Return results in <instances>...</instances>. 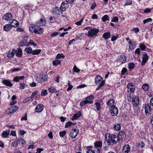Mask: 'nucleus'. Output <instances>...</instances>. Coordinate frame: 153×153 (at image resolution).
I'll use <instances>...</instances> for the list:
<instances>
[{
  "label": "nucleus",
  "mask_w": 153,
  "mask_h": 153,
  "mask_svg": "<svg viewBox=\"0 0 153 153\" xmlns=\"http://www.w3.org/2000/svg\"><path fill=\"white\" fill-rule=\"evenodd\" d=\"M99 32V29L98 28H91L88 30V37H92Z\"/></svg>",
  "instance_id": "f257e3e1"
},
{
  "label": "nucleus",
  "mask_w": 153,
  "mask_h": 153,
  "mask_svg": "<svg viewBox=\"0 0 153 153\" xmlns=\"http://www.w3.org/2000/svg\"><path fill=\"white\" fill-rule=\"evenodd\" d=\"M118 111L117 107L116 106H113L111 107L110 109V112L113 116H117L118 114Z\"/></svg>",
  "instance_id": "f03ea898"
},
{
  "label": "nucleus",
  "mask_w": 153,
  "mask_h": 153,
  "mask_svg": "<svg viewBox=\"0 0 153 153\" xmlns=\"http://www.w3.org/2000/svg\"><path fill=\"white\" fill-rule=\"evenodd\" d=\"M95 82L96 84L99 85L103 83L105 84V81L103 80L102 78L99 75L97 76L95 78Z\"/></svg>",
  "instance_id": "7ed1b4c3"
},
{
  "label": "nucleus",
  "mask_w": 153,
  "mask_h": 153,
  "mask_svg": "<svg viewBox=\"0 0 153 153\" xmlns=\"http://www.w3.org/2000/svg\"><path fill=\"white\" fill-rule=\"evenodd\" d=\"M112 135L111 136L110 134H106L105 136V139L108 145H110L112 142Z\"/></svg>",
  "instance_id": "20e7f679"
},
{
  "label": "nucleus",
  "mask_w": 153,
  "mask_h": 153,
  "mask_svg": "<svg viewBox=\"0 0 153 153\" xmlns=\"http://www.w3.org/2000/svg\"><path fill=\"white\" fill-rule=\"evenodd\" d=\"M128 100L130 101H132L135 106H137L139 103V98L137 97L130 98V99H128Z\"/></svg>",
  "instance_id": "39448f33"
},
{
  "label": "nucleus",
  "mask_w": 153,
  "mask_h": 153,
  "mask_svg": "<svg viewBox=\"0 0 153 153\" xmlns=\"http://www.w3.org/2000/svg\"><path fill=\"white\" fill-rule=\"evenodd\" d=\"M62 11L60 10V9L57 7H55L52 10V13L53 14L59 15H60V14H62Z\"/></svg>",
  "instance_id": "423d86ee"
},
{
  "label": "nucleus",
  "mask_w": 153,
  "mask_h": 153,
  "mask_svg": "<svg viewBox=\"0 0 153 153\" xmlns=\"http://www.w3.org/2000/svg\"><path fill=\"white\" fill-rule=\"evenodd\" d=\"M78 129L74 128L70 132V137L72 138H75L78 134Z\"/></svg>",
  "instance_id": "0eeeda50"
},
{
  "label": "nucleus",
  "mask_w": 153,
  "mask_h": 153,
  "mask_svg": "<svg viewBox=\"0 0 153 153\" xmlns=\"http://www.w3.org/2000/svg\"><path fill=\"white\" fill-rule=\"evenodd\" d=\"M112 143L114 144L116 143L121 140H122V137L120 138V136L119 137V136L115 135H112Z\"/></svg>",
  "instance_id": "6e6552de"
},
{
  "label": "nucleus",
  "mask_w": 153,
  "mask_h": 153,
  "mask_svg": "<svg viewBox=\"0 0 153 153\" xmlns=\"http://www.w3.org/2000/svg\"><path fill=\"white\" fill-rule=\"evenodd\" d=\"M142 58V61L141 63V65L142 66H143L145 65V64L148 60V56L146 54L144 53L143 55Z\"/></svg>",
  "instance_id": "1a4fd4ad"
},
{
  "label": "nucleus",
  "mask_w": 153,
  "mask_h": 153,
  "mask_svg": "<svg viewBox=\"0 0 153 153\" xmlns=\"http://www.w3.org/2000/svg\"><path fill=\"white\" fill-rule=\"evenodd\" d=\"M44 107V106L42 104H40L37 105L35 109V112H41L43 111Z\"/></svg>",
  "instance_id": "9d476101"
},
{
  "label": "nucleus",
  "mask_w": 153,
  "mask_h": 153,
  "mask_svg": "<svg viewBox=\"0 0 153 153\" xmlns=\"http://www.w3.org/2000/svg\"><path fill=\"white\" fill-rule=\"evenodd\" d=\"M68 5L67 2H62L61 5L60 9L61 11H65L68 7Z\"/></svg>",
  "instance_id": "9b49d317"
},
{
  "label": "nucleus",
  "mask_w": 153,
  "mask_h": 153,
  "mask_svg": "<svg viewBox=\"0 0 153 153\" xmlns=\"http://www.w3.org/2000/svg\"><path fill=\"white\" fill-rule=\"evenodd\" d=\"M145 109V113L146 115H149L150 114L151 110V107L149 104L146 105Z\"/></svg>",
  "instance_id": "f8f14e48"
},
{
  "label": "nucleus",
  "mask_w": 153,
  "mask_h": 153,
  "mask_svg": "<svg viewBox=\"0 0 153 153\" xmlns=\"http://www.w3.org/2000/svg\"><path fill=\"white\" fill-rule=\"evenodd\" d=\"M12 18V15L10 13H7L3 16V18L4 19L6 20H10Z\"/></svg>",
  "instance_id": "ddd939ff"
},
{
  "label": "nucleus",
  "mask_w": 153,
  "mask_h": 153,
  "mask_svg": "<svg viewBox=\"0 0 153 153\" xmlns=\"http://www.w3.org/2000/svg\"><path fill=\"white\" fill-rule=\"evenodd\" d=\"M44 31L43 29L40 27H37L36 28L35 33L39 34H42Z\"/></svg>",
  "instance_id": "4468645a"
},
{
  "label": "nucleus",
  "mask_w": 153,
  "mask_h": 153,
  "mask_svg": "<svg viewBox=\"0 0 153 153\" xmlns=\"http://www.w3.org/2000/svg\"><path fill=\"white\" fill-rule=\"evenodd\" d=\"M123 150L125 153H128L130 150V147L128 144L125 145L123 148Z\"/></svg>",
  "instance_id": "2eb2a0df"
},
{
  "label": "nucleus",
  "mask_w": 153,
  "mask_h": 153,
  "mask_svg": "<svg viewBox=\"0 0 153 153\" xmlns=\"http://www.w3.org/2000/svg\"><path fill=\"white\" fill-rule=\"evenodd\" d=\"M19 108L16 105H14L10 107L9 108V113H12L17 111Z\"/></svg>",
  "instance_id": "dca6fc26"
},
{
  "label": "nucleus",
  "mask_w": 153,
  "mask_h": 153,
  "mask_svg": "<svg viewBox=\"0 0 153 153\" xmlns=\"http://www.w3.org/2000/svg\"><path fill=\"white\" fill-rule=\"evenodd\" d=\"M12 27H18L19 25V22L15 20H13L10 24Z\"/></svg>",
  "instance_id": "f3484780"
},
{
  "label": "nucleus",
  "mask_w": 153,
  "mask_h": 153,
  "mask_svg": "<svg viewBox=\"0 0 153 153\" xmlns=\"http://www.w3.org/2000/svg\"><path fill=\"white\" fill-rule=\"evenodd\" d=\"M106 103L107 105L111 107L115 106L114 105V101L113 99L111 98H110L109 100Z\"/></svg>",
  "instance_id": "a211bd4d"
},
{
  "label": "nucleus",
  "mask_w": 153,
  "mask_h": 153,
  "mask_svg": "<svg viewBox=\"0 0 153 153\" xmlns=\"http://www.w3.org/2000/svg\"><path fill=\"white\" fill-rule=\"evenodd\" d=\"M2 83L7 86L11 87L13 84L9 80L7 79H4L2 81Z\"/></svg>",
  "instance_id": "6ab92c4d"
},
{
  "label": "nucleus",
  "mask_w": 153,
  "mask_h": 153,
  "mask_svg": "<svg viewBox=\"0 0 153 153\" xmlns=\"http://www.w3.org/2000/svg\"><path fill=\"white\" fill-rule=\"evenodd\" d=\"M15 49H13L12 51H9L7 54V56L8 58H11L13 57L15 55Z\"/></svg>",
  "instance_id": "aec40b11"
},
{
  "label": "nucleus",
  "mask_w": 153,
  "mask_h": 153,
  "mask_svg": "<svg viewBox=\"0 0 153 153\" xmlns=\"http://www.w3.org/2000/svg\"><path fill=\"white\" fill-rule=\"evenodd\" d=\"M12 28V26L10 24H7L4 25L3 27L4 30L6 31H8Z\"/></svg>",
  "instance_id": "412c9836"
},
{
  "label": "nucleus",
  "mask_w": 153,
  "mask_h": 153,
  "mask_svg": "<svg viewBox=\"0 0 153 153\" xmlns=\"http://www.w3.org/2000/svg\"><path fill=\"white\" fill-rule=\"evenodd\" d=\"M134 86L131 83H129L127 85V87L128 89L130 90V91L131 92H133L134 90Z\"/></svg>",
  "instance_id": "4be33fe9"
},
{
  "label": "nucleus",
  "mask_w": 153,
  "mask_h": 153,
  "mask_svg": "<svg viewBox=\"0 0 153 153\" xmlns=\"http://www.w3.org/2000/svg\"><path fill=\"white\" fill-rule=\"evenodd\" d=\"M119 61L122 64L124 63L126 61V57L125 55H121L119 58Z\"/></svg>",
  "instance_id": "5701e85b"
},
{
  "label": "nucleus",
  "mask_w": 153,
  "mask_h": 153,
  "mask_svg": "<svg viewBox=\"0 0 153 153\" xmlns=\"http://www.w3.org/2000/svg\"><path fill=\"white\" fill-rule=\"evenodd\" d=\"M15 54L18 57H20L22 56V50L19 48L18 50H15Z\"/></svg>",
  "instance_id": "b1692460"
},
{
  "label": "nucleus",
  "mask_w": 153,
  "mask_h": 153,
  "mask_svg": "<svg viewBox=\"0 0 153 153\" xmlns=\"http://www.w3.org/2000/svg\"><path fill=\"white\" fill-rule=\"evenodd\" d=\"M94 144L95 148H101L102 146V143L100 141H96L94 143Z\"/></svg>",
  "instance_id": "393cba45"
},
{
  "label": "nucleus",
  "mask_w": 153,
  "mask_h": 153,
  "mask_svg": "<svg viewBox=\"0 0 153 153\" xmlns=\"http://www.w3.org/2000/svg\"><path fill=\"white\" fill-rule=\"evenodd\" d=\"M102 36L105 39H107L110 37V33L109 32L105 33L103 34Z\"/></svg>",
  "instance_id": "a878e982"
},
{
  "label": "nucleus",
  "mask_w": 153,
  "mask_h": 153,
  "mask_svg": "<svg viewBox=\"0 0 153 153\" xmlns=\"http://www.w3.org/2000/svg\"><path fill=\"white\" fill-rule=\"evenodd\" d=\"M92 99L93 98L92 96H90L86 98L85 101L88 103L92 104L93 102V101H92Z\"/></svg>",
  "instance_id": "bb28decb"
},
{
  "label": "nucleus",
  "mask_w": 153,
  "mask_h": 153,
  "mask_svg": "<svg viewBox=\"0 0 153 153\" xmlns=\"http://www.w3.org/2000/svg\"><path fill=\"white\" fill-rule=\"evenodd\" d=\"M10 130L9 129L5 131H3L2 134L3 137H6L8 136L10 133Z\"/></svg>",
  "instance_id": "cd10ccee"
},
{
  "label": "nucleus",
  "mask_w": 153,
  "mask_h": 153,
  "mask_svg": "<svg viewBox=\"0 0 153 153\" xmlns=\"http://www.w3.org/2000/svg\"><path fill=\"white\" fill-rule=\"evenodd\" d=\"M45 22L42 19H41L39 21L37 22L36 25H37L42 26L44 24Z\"/></svg>",
  "instance_id": "c85d7f7f"
},
{
  "label": "nucleus",
  "mask_w": 153,
  "mask_h": 153,
  "mask_svg": "<svg viewBox=\"0 0 153 153\" xmlns=\"http://www.w3.org/2000/svg\"><path fill=\"white\" fill-rule=\"evenodd\" d=\"M81 114L80 112L77 114H74L72 118V120H73L76 119L80 117L81 116Z\"/></svg>",
  "instance_id": "c756f323"
},
{
  "label": "nucleus",
  "mask_w": 153,
  "mask_h": 153,
  "mask_svg": "<svg viewBox=\"0 0 153 153\" xmlns=\"http://www.w3.org/2000/svg\"><path fill=\"white\" fill-rule=\"evenodd\" d=\"M137 146L138 149L142 148L145 146V144L142 142H140L137 144Z\"/></svg>",
  "instance_id": "7c9ffc66"
},
{
  "label": "nucleus",
  "mask_w": 153,
  "mask_h": 153,
  "mask_svg": "<svg viewBox=\"0 0 153 153\" xmlns=\"http://www.w3.org/2000/svg\"><path fill=\"white\" fill-rule=\"evenodd\" d=\"M27 43V42L26 39H23V40L21 42L20 44V45L21 46H24L26 45Z\"/></svg>",
  "instance_id": "2f4dec72"
},
{
  "label": "nucleus",
  "mask_w": 153,
  "mask_h": 153,
  "mask_svg": "<svg viewBox=\"0 0 153 153\" xmlns=\"http://www.w3.org/2000/svg\"><path fill=\"white\" fill-rule=\"evenodd\" d=\"M25 51L28 53H32L33 51L30 47L27 48H25Z\"/></svg>",
  "instance_id": "473e14b6"
},
{
  "label": "nucleus",
  "mask_w": 153,
  "mask_h": 153,
  "mask_svg": "<svg viewBox=\"0 0 153 153\" xmlns=\"http://www.w3.org/2000/svg\"><path fill=\"white\" fill-rule=\"evenodd\" d=\"M61 61L60 60H56L53 61V65L56 66L59 64H60Z\"/></svg>",
  "instance_id": "72a5a7b5"
},
{
  "label": "nucleus",
  "mask_w": 153,
  "mask_h": 153,
  "mask_svg": "<svg viewBox=\"0 0 153 153\" xmlns=\"http://www.w3.org/2000/svg\"><path fill=\"white\" fill-rule=\"evenodd\" d=\"M41 50L40 49H36L33 51L32 54L33 55H38L41 52Z\"/></svg>",
  "instance_id": "f704fd0d"
},
{
  "label": "nucleus",
  "mask_w": 153,
  "mask_h": 153,
  "mask_svg": "<svg viewBox=\"0 0 153 153\" xmlns=\"http://www.w3.org/2000/svg\"><path fill=\"white\" fill-rule=\"evenodd\" d=\"M109 18V16L108 15H106L102 17V21L104 22L108 20Z\"/></svg>",
  "instance_id": "c9c22d12"
},
{
  "label": "nucleus",
  "mask_w": 153,
  "mask_h": 153,
  "mask_svg": "<svg viewBox=\"0 0 153 153\" xmlns=\"http://www.w3.org/2000/svg\"><path fill=\"white\" fill-rule=\"evenodd\" d=\"M121 126L120 125L118 124L114 125V129L117 131H119L120 129Z\"/></svg>",
  "instance_id": "e433bc0d"
},
{
  "label": "nucleus",
  "mask_w": 153,
  "mask_h": 153,
  "mask_svg": "<svg viewBox=\"0 0 153 153\" xmlns=\"http://www.w3.org/2000/svg\"><path fill=\"white\" fill-rule=\"evenodd\" d=\"M134 67L135 65L133 62L129 63L128 64V68L130 69H132L134 68Z\"/></svg>",
  "instance_id": "4c0bfd02"
},
{
  "label": "nucleus",
  "mask_w": 153,
  "mask_h": 153,
  "mask_svg": "<svg viewBox=\"0 0 153 153\" xmlns=\"http://www.w3.org/2000/svg\"><path fill=\"white\" fill-rule=\"evenodd\" d=\"M142 88L145 91H148L149 89V85L147 84H145L142 86Z\"/></svg>",
  "instance_id": "58836bf2"
},
{
  "label": "nucleus",
  "mask_w": 153,
  "mask_h": 153,
  "mask_svg": "<svg viewBox=\"0 0 153 153\" xmlns=\"http://www.w3.org/2000/svg\"><path fill=\"white\" fill-rule=\"evenodd\" d=\"M75 124V123H73L71 122H69L66 123L65 125V127L67 128L72 125H74Z\"/></svg>",
  "instance_id": "ea45409f"
},
{
  "label": "nucleus",
  "mask_w": 153,
  "mask_h": 153,
  "mask_svg": "<svg viewBox=\"0 0 153 153\" xmlns=\"http://www.w3.org/2000/svg\"><path fill=\"white\" fill-rule=\"evenodd\" d=\"M30 45H33L34 46H36V44H35L33 41L30 40V41L28 43L27 46H28Z\"/></svg>",
  "instance_id": "a19ab883"
},
{
  "label": "nucleus",
  "mask_w": 153,
  "mask_h": 153,
  "mask_svg": "<svg viewBox=\"0 0 153 153\" xmlns=\"http://www.w3.org/2000/svg\"><path fill=\"white\" fill-rule=\"evenodd\" d=\"M65 57V56L63 53L61 54H58L56 56V58L59 59L62 58H64Z\"/></svg>",
  "instance_id": "79ce46f5"
},
{
  "label": "nucleus",
  "mask_w": 153,
  "mask_h": 153,
  "mask_svg": "<svg viewBox=\"0 0 153 153\" xmlns=\"http://www.w3.org/2000/svg\"><path fill=\"white\" fill-rule=\"evenodd\" d=\"M18 140L16 141H14L12 142L11 144V146L12 147H16L18 146Z\"/></svg>",
  "instance_id": "37998d69"
},
{
  "label": "nucleus",
  "mask_w": 153,
  "mask_h": 153,
  "mask_svg": "<svg viewBox=\"0 0 153 153\" xmlns=\"http://www.w3.org/2000/svg\"><path fill=\"white\" fill-rule=\"evenodd\" d=\"M152 19L151 18H148L146 19H144L143 20V23L145 24L148 22H151L152 21Z\"/></svg>",
  "instance_id": "c03bdc74"
},
{
  "label": "nucleus",
  "mask_w": 153,
  "mask_h": 153,
  "mask_svg": "<svg viewBox=\"0 0 153 153\" xmlns=\"http://www.w3.org/2000/svg\"><path fill=\"white\" fill-rule=\"evenodd\" d=\"M95 104L96 105L97 109L98 111H99L100 110V103L99 102H97L95 103Z\"/></svg>",
  "instance_id": "a18cd8bd"
},
{
  "label": "nucleus",
  "mask_w": 153,
  "mask_h": 153,
  "mask_svg": "<svg viewBox=\"0 0 153 153\" xmlns=\"http://www.w3.org/2000/svg\"><path fill=\"white\" fill-rule=\"evenodd\" d=\"M73 70L74 71L77 73H78L80 71V70L78 68L76 65H74Z\"/></svg>",
  "instance_id": "49530a36"
},
{
  "label": "nucleus",
  "mask_w": 153,
  "mask_h": 153,
  "mask_svg": "<svg viewBox=\"0 0 153 153\" xmlns=\"http://www.w3.org/2000/svg\"><path fill=\"white\" fill-rule=\"evenodd\" d=\"M48 90L51 93H53L56 90V89L53 87H52L48 88Z\"/></svg>",
  "instance_id": "de8ad7c7"
},
{
  "label": "nucleus",
  "mask_w": 153,
  "mask_h": 153,
  "mask_svg": "<svg viewBox=\"0 0 153 153\" xmlns=\"http://www.w3.org/2000/svg\"><path fill=\"white\" fill-rule=\"evenodd\" d=\"M66 131H60L59 132V135L61 137H63L66 134Z\"/></svg>",
  "instance_id": "09e8293b"
},
{
  "label": "nucleus",
  "mask_w": 153,
  "mask_h": 153,
  "mask_svg": "<svg viewBox=\"0 0 153 153\" xmlns=\"http://www.w3.org/2000/svg\"><path fill=\"white\" fill-rule=\"evenodd\" d=\"M132 4V1L131 0H128L127 1L125 4L124 6L131 5Z\"/></svg>",
  "instance_id": "8fccbe9b"
},
{
  "label": "nucleus",
  "mask_w": 153,
  "mask_h": 153,
  "mask_svg": "<svg viewBox=\"0 0 153 153\" xmlns=\"http://www.w3.org/2000/svg\"><path fill=\"white\" fill-rule=\"evenodd\" d=\"M118 17L116 16H114L112 18L111 21L113 22H118Z\"/></svg>",
  "instance_id": "3c124183"
},
{
  "label": "nucleus",
  "mask_w": 153,
  "mask_h": 153,
  "mask_svg": "<svg viewBox=\"0 0 153 153\" xmlns=\"http://www.w3.org/2000/svg\"><path fill=\"white\" fill-rule=\"evenodd\" d=\"M47 94V92L46 90H42L41 93L42 96H45Z\"/></svg>",
  "instance_id": "603ef678"
},
{
  "label": "nucleus",
  "mask_w": 153,
  "mask_h": 153,
  "mask_svg": "<svg viewBox=\"0 0 153 153\" xmlns=\"http://www.w3.org/2000/svg\"><path fill=\"white\" fill-rule=\"evenodd\" d=\"M152 10V8H146L144 10V12L145 13H147L148 12H150Z\"/></svg>",
  "instance_id": "864d4df0"
},
{
  "label": "nucleus",
  "mask_w": 153,
  "mask_h": 153,
  "mask_svg": "<svg viewBox=\"0 0 153 153\" xmlns=\"http://www.w3.org/2000/svg\"><path fill=\"white\" fill-rule=\"evenodd\" d=\"M139 47H140V49H141V50L142 51L144 50L146 48V46L145 45L141 44L140 45Z\"/></svg>",
  "instance_id": "5fc2aeb1"
},
{
  "label": "nucleus",
  "mask_w": 153,
  "mask_h": 153,
  "mask_svg": "<svg viewBox=\"0 0 153 153\" xmlns=\"http://www.w3.org/2000/svg\"><path fill=\"white\" fill-rule=\"evenodd\" d=\"M88 103L85 100L82 101L80 103V105L82 106H83L85 105V104Z\"/></svg>",
  "instance_id": "6e6d98bb"
},
{
  "label": "nucleus",
  "mask_w": 153,
  "mask_h": 153,
  "mask_svg": "<svg viewBox=\"0 0 153 153\" xmlns=\"http://www.w3.org/2000/svg\"><path fill=\"white\" fill-rule=\"evenodd\" d=\"M20 86L19 87V88L20 89H24L25 88V84L20 83Z\"/></svg>",
  "instance_id": "4d7b16f0"
},
{
  "label": "nucleus",
  "mask_w": 153,
  "mask_h": 153,
  "mask_svg": "<svg viewBox=\"0 0 153 153\" xmlns=\"http://www.w3.org/2000/svg\"><path fill=\"white\" fill-rule=\"evenodd\" d=\"M35 28H34L33 27H29L30 30L31 32H34L35 33V29L36 27H35Z\"/></svg>",
  "instance_id": "13d9d810"
},
{
  "label": "nucleus",
  "mask_w": 153,
  "mask_h": 153,
  "mask_svg": "<svg viewBox=\"0 0 153 153\" xmlns=\"http://www.w3.org/2000/svg\"><path fill=\"white\" fill-rule=\"evenodd\" d=\"M59 33H58L57 32H53V33H52L51 34V36L52 37H54L56 36L58 34H59Z\"/></svg>",
  "instance_id": "bf43d9fd"
},
{
  "label": "nucleus",
  "mask_w": 153,
  "mask_h": 153,
  "mask_svg": "<svg viewBox=\"0 0 153 153\" xmlns=\"http://www.w3.org/2000/svg\"><path fill=\"white\" fill-rule=\"evenodd\" d=\"M125 134V132L124 131H121L119 132L118 136H119V137L120 136V137L121 138V137H122V136L123 137L124 134Z\"/></svg>",
  "instance_id": "052dcab7"
},
{
  "label": "nucleus",
  "mask_w": 153,
  "mask_h": 153,
  "mask_svg": "<svg viewBox=\"0 0 153 153\" xmlns=\"http://www.w3.org/2000/svg\"><path fill=\"white\" fill-rule=\"evenodd\" d=\"M18 142H19L21 143V144L22 145L24 144L25 143V140L22 138H20L19 140L18 139Z\"/></svg>",
  "instance_id": "680f3d73"
},
{
  "label": "nucleus",
  "mask_w": 153,
  "mask_h": 153,
  "mask_svg": "<svg viewBox=\"0 0 153 153\" xmlns=\"http://www.w3.org/2000/svg\"><path fill=\"white\" fill-rule=\"evenodd\" d=\"M127 69L125 68H123L121 71V73L122 75H124L127 71Z\"/></svg>",
  "instance_id": "e2e57ef3"
},
{
  "label": "nucleus",
  "mask_w": 153,
  "mask_h": 153,
  "mask_svg": "<svg viewBox=\"0 0 153 153\" xmlns=\"http://www.w3.org/2000/svg\"><path fill=\"white\" fill-rule=\"evenodd\" d=\"M83 19H82L79 21L76 22L75 23V24L76 25H81V23H82V21H83Z\"/></svg>",
  "instance_id": "0e129e2a"
},
{
  "label": "nucleus",
  "mask_w": 153,
  "mask_h": 153,
  "mask_svg": "<svg viewBox=\"0 0 153 153\" xmlns=\"http://www.w3.org/2000/svg\"><path fill=\"white\" fill-rule=\"evenodd\" d=\"M37 92H38L37 91H35L33 92L31 96V98H33L34 97L35 95L37 94Z\"/></svg>",
  "instance_id": "69168bd1"
},
{
  "label": "nucleus",
  "mask_w": 153,
  "mask_h": 153,
  "mask_svg": "<svg viewBox=\"0 0 153 153\" xmlns=\"http://www.w3.org/2000/svg\"><path fill=\"white\" fill-rule=\"evenodd\" d=\"M19 132L20 134L22 135H24L26 133V131L23 130H20L19 131Z\"/></svg>",
  "instance_id": "338daca9"
},
{
  "label": "nucleus",
  "mask_w": 153,
  "mask_h": 153,
  "mask_svg": "<svg viewBox=\"0 0 153 153\" xmlns=\"http://www.w3.org/2000/svg\"><path fill=\"white\" fill-rule=\"evenodd\" d=\"M68 87L67 88V91H70L73 88V86L71 85L70 83H68Z\"/></svg>",
  "instance_id": "774afa93"
}]
</instances>
